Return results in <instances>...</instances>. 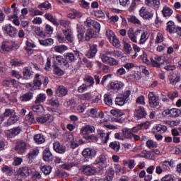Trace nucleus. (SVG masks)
<instances>
[{"label":"nucleus","mask_w":181,"mask_h":181,"mask_svg":"<svg viewBox=\"0 0 181 181\" xmlns=\"http://www.w3.org/2000/svg\"><path fill=\"white\" fill-rule=\"evenodd\" d=\"M95 131V127L90 125H86L81 128V134L86 141L88 142H93V141H95V137L94 134H91Z\"/></svg>","instance_id":"1"},{"label":"nucleus","mask_w":181,"mask_h":181,"mask_svg":"<svg viewBox=\"0 0 181 181\" xmlns=\"http://www.w3.org/2000/svg\"><path fill=\"white\" fill-rule=\"evenodd\" d=\"M129 95H131V90H125L122 93L119 94L115 98V104L116 105H119V107H122V105H125L127 103H128V98H129Z\"/></svg>","instance_id":"2"},{"label":"nucleus","mask_w":181,"mask_h":181,"mask_svg":"<svg viewBox=\"0 0 181 181\" xmlns=\"http://www.w3.org/2000/svg\"><path fill=\"white\" fill-rule=\"evenodd\" d=\"M110 135H111V132H108L105 134V131L99 129L97 132V135H94L95 139V140H92V142H97L98 139H101L103 144H107L108 139H110Z\"/></svg>","instance_id":"3"},{"label":"nucleus","mask_w":181,"mask_h":181,"mask_svg":"<svg viewBox=\"0 0 181 181\" xmlns=\"http://www.w3.org/2000/svg\"><path fill=\"white\" fill-rule=\"evenodd\" d=\"M163 117H170V118H177L181 117V110L177 108L165 109L162 112Z\"/></svg>","instance_id":"4"},{"label":"nucleus","mask_w":181,"mask_h":181,"mask_svg":"<svg viewBox=\"0 0 181 181\" xmlns=\"http://www.w3.org/2000/svg\"><path fill=\"white\" fill-rule=\"evenodd\" d=\"M148 103L151 108H157L159 105V97L153 92H149L148 95Z\"/></svg>","instance_id":"5"},{"label":"nucleus","mask_w":181,"mask_h":181,"mask_svg":"<svg viewBox=\"0 0 181 181\" xmlns=\"http://www.w3.org/2000/svg\"><path fill=\"white\" fill-rule=\"evenodd\" d=\"M15 49H18V45L15 43V42L12 40L3 42L1 49L4 53H5V52H11V50H15Z\"/></svg>","instance_id":"6"},{"label":"nucleus","mask_w":181,"mask_h":181,"mask_svg":"<svg viewBox=\"0 0 181 181\" xmlns=\"http://www.w3.org/2000/svg\"><path fill=\"white\" fill-rule=\"evenodd\" d=\"M28 149V144L22 140L17 141L16 143L15 151L18 155H23Z\"/></svg>","instance_id":"7"},{"label":"nucleus","mask_w":181,"mask_h":181,"mask_svg":"<svg viewBox=\"0 0 181 181\" xmlns=\"http://www.w3.org/2000/svg\"><path fill=\"white\" fill-rule=\"evenodd\" d=\"M81 170L86 176H94L97 173V168L93 165H84L82 166Z\"/></svg>","instance_id":"8"},{"label":"nucleus","mask_w":181,"mask_h":181,"mask_svg":"<svg viewBox=\"0 0 181 181\" xmlns=\"http://www.w3.org/2000/svg\"><path fill=\"white\" fill-rule=\"evenodd\" d=\"M148 113L145 110V107L142 106H139L134 110V118L136 119H142V118H146Z\"/></svg>","instance_id":"9"},{"label":"nucleus","mask_w":181,"mask_h":181,"mask_svg":"<svg viewBox=\"0 0 181 181\" xmlns=\"http://www.w3.org/2000/svg\"><path fill=\"white\" fill-rule=\"evenodd\" d=\"M16 173L17 175H18V176H21V177H24V179H25V177L30 176V173H32V170H30L28 166H23L16 170Z\"/></svg>","instance_id":"10"},{"label":"nucleus","mask_w":181,"mask_h":181,"mask_svg":"<svg viewBox=\"0 0 181 181\" xmlns=\"http://www.w3.org/2000/svg\"><path fill=\"white\" fill-rule=\"evenodd\" d=\"M21 132H22V127L18 126L6 130L5 134L7 138H15V136H18Z\"/></svg>","instance_id":"11"},{"label":"nucleus","mask_w":181,"mask_h":181,"mask_svg":"<svg viewBox=\"0 0 181 181\" xmlns=\"http://www.w3.org/2000/svg\"><path fill=\"white\" fill-rule=\"evenodd\" d=\"M100 59L103 63L105 64H109V66H117L118 62L114 59V58L109 57L107 54H100Z\"/></svg>","instance_id":"12"},{"label":"nucleus","mask_w":181,"mask_h":181,"mask_svg":"<svg viewBox=\"0 0 181 181\" xmlns=\"http://www.w3.org/2000/svg\"><path fill=\"white\" fill-rule=\"evenodd\" d=\"M82 155L86 159H93L97 155V151L93 148H87L82 151Z\"/></svg>","instance_id":"13"},{"label":"nucleus","mask_w":181,"mask_h":181,"mask_svg":"<svg viewBox=\"0 0 181 181\" xmlns=\"http://www.w3.org/2000/svg\"><path fill=\"white\" fill-rule=\"evenodd\" d=\"M53 115L50 114H47L36 118V121L38 124H50V122H53Z\"/></svg>","instance_id":"14"},{"label":"nucleus","mask_w":181,"mask_h":181,"mask_svg":"<svg viewBox=\"0 0 181 181\" xmlns=\"http://www.w3.org/2000/svg\"><path fill=\"white\" fill-rule=\"evenodd\" d=\"M141 30H137L136 31L134 32V29L129 28L127 31L128 37L130 39L133 43H138V33H141Z\"/></svg>","instance_id":"15"},{"label":"nucleus","mask_w":181,"mask_h":181,"mask_svg":"<svg viewBox=\"0 0 181 181\" xmlns=\"http://www.w3.org/2000/svg\"><path fill=\"white\" fill-rule=\"evenodd\" d=\"M140 16L144 19H152L153 18V12L150 9L142 7L139 11Z\"/></svg>","instance_id":"16"},{"label":"nucleus","mask_w":181,"mask_h":181,"mask_svg":"<svg viewBox=\"0 0 181 181\" xmlns=\"http://www.w3.org/2000/svg\"><path fill=\"white\" fill-rule=\"evenodd\" d=\"M2 30L4 33H6V35H8V36H11V37H13V36H15V35H16L18 32L16 28L11 25L4 26L2 28Z\"/></svg>","instance_id":"17"},{"label":"nucleus","mask_w":181,"mask_h":181,"mask_svg":"<svg viewBox=\"0 0 181 181\" xmlns=\"http://www.w3.org/2000/svg\"><path fill=\"white\" fill-rule=\"evenodd\" d=\"M53 148H54V151H55V152H57V153H66V146L60 144V142L59 141H55L53 144Z\"/></svg>","instance_id":"18"},{"label":"nucleus","mask_w":181,"mask_h":181,"mask_svg":"<svg viewBox=\"0 0 181 181\" xmlns=\"http://www.w3.org/2000/svg\"><path fill=\"white\" fill-rule=\"evenodd\" d=\"M96 165H98L100 166L101 169H103V168H107V156L104 154H101L99 156L96 160Z\"/></svg>","instance_id":"19"},{"label":"nucleus","mask_w":181,"mask_h":181,"mask_svg":"<svg viewBox=\"0 0 181 181\" xmlns=\"http://www.w3.org/2000/svg\"><path fill=\"white\" fill-rule=\"evenodd\" d=\"M19 121V117L15 113L10 116L9 118L4 123V127H11Z\"/></svg>","instance_id":"20"},{"label":"nucleus","mask_w":181,"mask_h":181,"mask_svg":"<svg viewBox=\"0 0 181 181\" xmlns=\"http://www.w3.org/2000/svg\"><path fill=\"white\" fill-rule=\"evenodd\" d=\"M110 90H114L116 93L124 88V83L121 81L110 82Z\"/></svg>","instance_id":"21"},{"label":"nucleus","mask_w":181,"mask_h":181,"mask_svg":"<svg viewBox=\"0 0 181 181\" xmlns=\"http://www.w3.org/2000/svg\"><path fill=\"white\" fill-rule=\"evenodd\" d=\"M33 92L32 91H28L19 97V100L20 101H22V103H26L28 101H30V100H33Z\"/></svg>","instance_id":"22"},{"label":"nucleus","mask_w":181,"mask_h":181,"mask_svg":"<svg viewBox=\"0 0 181 181\" xmlns=\"http://www.w3.org/2000/svg\"><path fill=\"white\" fill-rule=\"evenodd\" d=\"M43 159L45 162H52V160H53V154L50 152V148H46L44 150Z\"/></svg>","instance_id":"23"},{"label":"nucleus","mask_w":181,"mask_h":181,"mask_svg":"<svg viewBox=\"0 0 181 181\" xmlns=\"http://www.w3.org/2000/svg\"><path fill=\"white\" fill-rule=\"evenodd\" d=\"M62 33L65 36L66 40L69 42V43H73V42H74V37L73 36V33L71 32V30H62Z\"/></svg>","instance_id":"24"},{"label":"nucleus","mask_w":181,"mask_h":181,"mask_svg":"<svg viewBox=\"0 0 181 181\" xmlns=\"http://www.w3.org/2000/svg\"><path fill=\"white\" fill-rule=\"evenodd\" d=\"M97 45H90V49L88 51L86 56L88 59H93L97 54Z\"/></svg>","instance_id":"25"},{"label":"nucleus","mask_w":181,"mask_h":181,"mask_svg":"<svg viewBox=\"0 0 181 181\" xmlns=\"http://www.w3.org/2000/svg\"><path fill=\"white\" fill-rule=\"evenodd\" d=\"M141 158H146V159H149L150 160H155L156 158L155 157V153L151 151H144L141 154H140Z\"/></svg>","instance_id":"26"},{"label":"nucleus","mask_w":181,"mask_h":181,"mask_svg":"<svg viewBox=\"0 0 181 181\" xmlns=\"http://www.w3.org/2000/svg\"><path fill=\"white\" fill-rule=\"evenodd\" d=\"M1 172L6 175V176H12V175H13V168L11 166L4 164L1 168Z\"/></svg>","instance_id":"27"},{"label":"nucleus","mask_w":181,"mask_h":181,"mask_svg":"<svg viewBox=\"0 0 181 181\" xmlns=\"http://www.w3.org/2000/svg\"><path fill=\"white\" fill-rule=\"evenodd\" d=\"M54 58L55 60H57V62H58V63H59V64H61V66H62V67H65V69L70 67V64L67 62V61H66V59L63 58L62 56L57 55L54 56Z\"/></svg>","instance_id":"28"},{"label":"nucleus","mask_w":181,"mask_h":181,"mask_svg":"<svg viewBox=\"0 0 181 181\" xmlns=\"http://www.w3.org/2000/svg\"><path fill=\"white\" fill-rule=\"evenodd\" d=\"M69 93V89L64 86H59L57 90V95L58 97H64Z\"/></svg>","instance_id":"29"},{"label":"nucleus","mask_w":181,"mask_h":181,"mask_svg":"<svg viewBox=\"0 0 181 181\" xmlns=\"http://www.w3.org/2000/svg\"><path fill=\"white\" fill-rule=\"evenodd\" d=\"M47 104L48 105H51V107H54V108H59V105H60L59 98H52L47 100Z\"/></svg>","instance_id":"30"},{"label":"nucleus","mask_w":181,"mask_h":181,"mask_svg":"<svg viewBox=\"0 0 181 181\" xmlns=\"http://www.w3.org/2000/svg\"><path fill=\"white\" fill-rule=\"evenodd\" d=\"M1 86L6 88V90H9L12 87V78L8 77L4 78L1 82Z\"/></svg>","instance_id":"31"},{"label":"nucleus","mask_w":181,"mask_h":181,"mask_svg":"<svg viewBox=\"0 0 181 181\" xmlns=\"http://www.w3.org/2000/svg\"><path fill=\"white\" fill-rule=\"evenodd\" d=\"M167 30H168L170 33H176L177 27L175 25V23L173 21H169L167 23Z\"/></svg>","instance_id":"32"},{"label":"nucleus","mask_w":181,"mask_h":181,"mask_svg":"<svg viewBox=\"0 0 181 181\" xmlns=\"http://www.w3.org/2000/svg\"><path fill=\"white\" fill-rule=\"evenodd\" d=\"M109 147L110 149L115 151V152H119V149H121V144H119V141H115L110 143Z\"/></svg>","instance_id":"33"},{"label":"nucleus","mask_w":181,"mask_h":181,"mask_svg":"<svg viewBox=\"0 0 181 181\" xmlns=\"http://www.w3.org/2000/svg\"><path fill=\"white\" fill-rule=\"evenodd\" d=\"M154 132H160V134H165L168 131V127L162 124H156L154 128Z\"/></svg>","instance_id":"34"},{"label":"nucleus","mask_w":181,"mask_h":181,"mask_svg":"<svg viewBox=\"0 0 181 181\" xmlns=\"http://www.w3.org/2000/svg\"><path fill=\"white\" fill-rule=\"evenodd\" d=\"M34 141L36 144H37V145H40L44 144L46 139H45V136H43V134H38L34 136Z\"/></svg>","instance_id":"35"},{"label":"nucleus","mask_w":181,"mask_h":181,"mask_svg":"<svg viewBox=\"0 0 181 181\" xmlns=\"http://www.w3.org/2000/svg\"><path fill=\"white\" fill-rule=\"evenodd\" d=\"M32 110L34 112L37 114V115H40V114H42V112H43L45 110L43 105L39 104H35V105H33L32 107Z\"/></svg>","instance_id":"36"},{"label":"nucleus","mask_w":181,"mask_h":181,"mask_svg":"<svg viewBox=\"0 0 181 181\" xmlns=\"http://www.w3.org/2000/svg\"><path fill=\"white\" fill-rule=\"evenodd\" d=\"M104 103L106 105L111 107V105H112V95L110 93H105L104 95Z\"/></svg>","instance_id":"37"},{"label":"nucleus","mask_w":181,"mask_h":181,"mask_svg":"<svg viewBox=\"0 0 181 181\" xmlns=\"http://www.w3.org/2000/svg\"><path fill=\"white\" fill-rule=\"evenodd\" d=\"M54 49L57 53H64L66 50H69V47L65 45H60L55 46Z\"/></svg>","instance_id":"38"},{"label":"nucleus","mask_w":181,"mask_h":181,"mask_svg":"<svg viewBox=\"0 0 181 181\" xmlns=\"http://www.w3.org/2000/svg\"><path fill=\"white\" fill-rule=\"evenodd\" d=\"M145 3L148 6H154L155 8H159V5H160V0H146Z\"/></svg>","instance_id":"39"},{"label":"nucleus","mask_w":181,"mask_h":181,"mask_svg":"<svg viewBox=\"0 0 181 181\" xmlns=\"http://www.w3.org/2000/svg\"><path fill=\"white\" fill-rule=\"evenodd\" d=\"M124 166H128L129 169H134L135 168V160L129 159L123 160Z\"/></svg>","instance_id":"40"},{"label":"nucleus","mask_w":181,"mask_h":181,"mask_svg":"<svg viewBox=\"0 0 181 181\" xmlns=\"http://www.w3.org/2000/svg\"><path fill=\"white\" fill-rule=\"evenodd\" d=\"M46 98H47L46 94L40 93L39 95H37V96L35 100V103L40 105L44 101H46Z\"/></svg>","instance_id":"41"},{"label":"nucleus","mask_w":181,"mask_h":181,"mask_svg":"<svg viewBox=\"0 0 181 181\" xmlns=\"http://www.w3.org/2000/svg\"><path fill=\"white\" fill-rule=\"evenodd\" d=\"M91 37H95V32L93 29H88L85 35V40L88 42Z\"/></svg>","instance_id":"42"},{"label":"nucleus","mask_w":181,"mask_h":181,"mask_svg":"<svg viewBox=\"0 0 181 181\" xmlns=\"http://www.w3.org/2000/svg\"><path fill=\"white\" fill-rule=\"evenodd\" d=\"M176 76H173V75H171L169 76L170 83L171 84H173V86H176L179 81H180V74L175 75Z\"/></svg>","instance_id":"43"},{"label":"nucleus","mask_w":181,"mask_h":181,"mask_svg":"<svg viewBox=\"0 0 181 181\" xmlns=\"http://www.w3.org/2000/svg\"><path fill=\"white\" fill-rule=\"evenodd\" d=\"M172 13H173V10L170 8L168 7V6H165L162 10V14L165 18L168 16H172Z\"/></svg>","instance_id":"44"},{"label":"nucleus","mask_w":181,"mask_h":181,"mask_svg":"<svg viewBox=\"0 0 181 181\" xmlns=\"http://www.w3.org/2000/svg\"><path fill=\"white\" fill-rule=\"evenodd\" d=\"M40 76V75H39L38 74L35 75V78L33 83V90H36L38 87H40V86H42V81L39 79Z\"/></svg>","instance_id":"45"},{"label":"nucleus","mask_w":181,"mask_h":181,"mask_svg":"<svg viewBox=\"0 0 181 181\" xmlns=\"http://www.w3.org/2000/svg\"><path fill=\"white\" fill-rule=\"evenodd\" d=\"M39 42L42 46H52V45L54 43V41L52 38H47L45 40H39Z\"/></svg>","instance_id":"46"},{"label":"nucleus","mask_w":181,"mask_h":181,"mask_svg":"<svg viewBox=\"0 0 181 181\" xmlns=\"http://www.w3.org/2000/svg\"><path fill=\"white\" fill-rule=\"evenodd\" d=\"M27 122H30V124H36V119H35V116L33 115V112H30L25 118Z\"/></svg>","instance_id":"47"},{"label":"nucleus","mask_w":181,"mask_h":181,"mask_svg":"<svg viewBox=\"0 0 181 181\" xmlns=\"http://www.w3.org/2000/svg\"><path fill=\"white\" fill-rule=\"evenodd\" d=\"M33 77V71L29 69H26L23 72V78L24 80H30Z\"/></svg>","instance_id":"48"},{"label":"nucleus","mask_w":181,"mask_h":181,"mask_svg":"<svg viewBox=\"0 0 181 181\" xmlns=\"http://www.w3.org/2000/svg\"><path fill=\"white\" fill-rule=\"evenodd\" d=\"M45 18L47 19V21H49V22H52V23H53V25L55 26H59V23L51 13H46L45 15Z\"/></svg>","instance_id":"49"},{"label":"nucleus","mask_w":181,"mask_h":181,"mask_svg":"<svg viewBox=\"0 0 181 181\" xmlns=\"http://www.w3.org/2000/svg\"><path fill=\"white\" fill-rule=\"evenodd\" d=\"M148 38L149 35H148V32H143L140 37L139 45H144V43L146 42V40H148Z\"/></svg>","instance_id":"50"},{"label":"nucleus","mask_w":181,"mask_h":181,"mask_svg":"<svg viewBox=\"0 0 181 181\" xmlns=\"http://www.w3.org/2000/svg\"><path fill=\"white\" fill-rule=\"evenodd\" d=\"M123 136L127 138V139H132V136H134V133L129 129H125L122 130Z\"/></svg>","instance_id":"51"},{"label":"nucleus","mask_w":181,"mask_h":181,"mask_svg":"<svg viewBox=\"0 0 181 181\" xmlns=\"http://www.w3.org/2000/svg\"><path fill=\"white\" fill-rule=\"evenodd\" d=\"M123 46H124L125 53L127 54H131V53L132 52V47L131 46V44L124 41L123 42Z\"/></svg>","instance_id":"52"},{"label":"nucleus","mask_w":181,"mask_h":181,"mask_svg":"<svg viewBox=\"0 0 181 181\" xmlns=\"http://www.w3.org/2000/svg\"><path fill=\"white\" fill-rule=\"evenodd\" d=\"M146 146H147L148 149H155V148H158V144L156 142L153 141V140H148L146 142Z\"/></svg>","instance_id":"53"},{"label":"nucleus","mask_w":181,"mask_h":181,"mask_svg":"<svg viewBox=\"0 0 181 181\" xmlns=\"http://www.w3.org/2000/svg\"><path fill=\"white\" fill-rule=\"evenodd\" d=\"M81 98L85 101H90V100H93L94 98V95L91 93H86L83 94L81 96Z\"/></svg>","instance_id":"54"},{"label":"nucleus","mask_w":181,"mask_h":181,"mask_svg":"<svg viewBox=\"0 0 181 181\" xmlns=\"http://www.w3.org/2000/svg\"><path fill=\"white\" fill-rule=\"evenodd\" d=\"M41 171L45 175H50V173H52V166H50V165H44L41 168Z\"/></svg>","instance_id":"55"},{"label":"nucleus","mask_w":181,"mask_h":181,"mask_svg":"<svg viewBox=\"0 0 181 181\" xmlns=\"http://www.w3.org/2000/svg\"><path fill=\"white\" fill-rule=\"evenodd\" d=\"M39 155V150H33L31 152H30L28 155H27V158H29L30 160H32V159H35V158H36V156H37Z\"/></svg>","instance_id":"56"},{"label":"nucleus","mask_w":181,"mask_h":181,"mask_svg":"<svg viewBox=\"0 0 181 181\" xmlns=\"http://www.w3.org/2000/svg\"><path fill=\"white\" fill-rule=\"evenodd\" d=\"M165 124L168 125V127L173 128L174 127H177V125L180 124V120H167L165 121Z\"/></svg>","instance_id":"57"},{"label":"nucleus","mask_w":181,"mask_h":181,"mask_svg":"<svg viewBox=\"0 0 181 181\" xmlns=\"http://www.w3.org/2000/svg\"><path fill=\"white\" fill-rule=\"evenodd\" d=\"M50 7L51 5L47 1H45L38 6L39 9H41V11H47V9H50Z\"/></svg>","instance_id":"58"},{"label":"nucleus","mask_w":181,"mask_h":181,"mask_svg":"<svg viewBox=\"0 0 181 181\" xmlns=\"http://www.w3.org/2000/svg\"><path fill=\"white\" fill-rule=\"evenodd\" d=\"M110 40V43H112V45H113V46H115V47H119V46H120V42H119V40H118L117 38V36H114V37H112L110 40Z\"/></svg>","instance_id":"59"},{"label":"nucleus","mask_w":181,"mask_h":181,"mask_svg":"<svg viewBox=\"0 0 181 181\" xmlns=\"http://www.w3.org/2000/svg\"><path fill=\"white\" fill-rule=\"evenodd\" d=\"M34 32L37 36H40V37H45V36H46V33H44L39 27H35Z\"/></svg>","instance_id":"60"},{"label":"nucleus","mask_w":181,"mask_h":181,"mask_svg":"<svg viewBox=\"0 0 181 181\" xmlns=\"http://www.w3.org/2000/svg\"><path fill=\"white\" fill-rule=\"evenodd\" d=\"M25 45L27 46V47H25V49L28 50V52H32V49H35V47H36V45L30 41H26Z\"/></svg>","instance_id":"61"},{"label":"nucleus","mask_w":181,"mask_h":181,"mask_svg":"<svg viewBox=\"0 0 181 181\" xmlns=\"http://www.w3.org/2000/svg\"><path fill=\"white\" fill-rule=\"evenodd\" d=\"M23 162V159L21 157H14L12 163L13 166H19Z\"/></svg>","instance_id":"62"},{"label":"nucleus","mask_w":181,"mask_h":181,"mask_svg":"<svg viewBox=\"0 0 181 181\" xmlns=\"http://www.w3.org/2000/svg\"><path fill=\"white\" fill-rule=\"evenodd\" d=\"M66 59L68 60V62H70L71 63L74 62L76 60V56H74V54L73 52H68L66 54Z\"/></svg>","instance_id":"63"},{"label":"nucleus","mask_w":181,"mask_h":181,"mask_svg":"<svg viewBox=\"0 0 181 181\" xmlns=\"http://www.w3.org/2000/svg\"><path fill=\"white\" fill-rule=\"evenodd\" d=\"M93 15L96 18H104V16H105L104 13L101 10H94Z\"/></svg>","instance_id":"64"}]
</instances>
